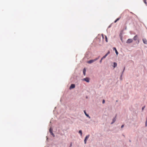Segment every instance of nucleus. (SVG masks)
<instances>
[{"mask_svg":"<svg viewBox=\"0 0 147 147\" xmlns=\"http://www.w3.org/2000/svg\"><path fill=\"white\" fill-rule=\"evenodd\" d=\"M89 135H88L85 138V139H84V143L85 144H86V141L87 140L88 138H89Z\"/></svg>","mask_w":147,"mask_h":147,"instance_id":"obj_3","label":"nucleus"},{"mask_svg":"<svg viewBox=\"0 0 147 147\" xmlns=\"http://www.w3.org/2000/svg\"><path fill=\"white\" fill-rule=\"evenodd\" d=\"M125 69V67H124V68L123 70V72L124 71V70Z\"/></svg>","mask_w":147,"mask_h":147,"instance_id":"obj_26","label":"nucleus"},{"mask_svg":"<svg viewBox=\"0 0 147 147\" xmlns=\"http://www.w3.org/2000/svg\"><path fill=\"white\" fill-rule=\"evenodd\" d=\"M49 131L50 133L53 132V129L51 127L50 128Z\"/></svg>","mask_w":147,"mask_h":147,"instance_id":"obj_13","label":"nucleus"},{"mask_svg":"<svg viewBox=\"0 0 147 147\" xmlns=\"http://www.w3.org/2000/svg\"><path fill=\"white\" fill-rule=\"evenodd\" d=\"M117 66V63H115V62L114 63H113V67H115Z\"/></svg>","mask_w":147,"mask_h":147,"instance_id":"obj_11","label":"nucleus"},{"mask_svg":"<svg viewBox=\"0 0 147 147\" xmlns=\"http://www.w3.org/2000/svg\"><path fill=\"white\" fill-rule=\"evenodd\" d=\"M147 125V121H146V124H145V126H146Z\"/></svg>","mask_w":147,"mask_h":147,"instance_id":"obj_23","label":"nucleus"},{"mask_svg":"<svg viewBox=\"0 0 147 147\" xmlns=\"http://www.w3.org/2000/svg\"><path fill=\"white\" fill-rule=\"evenodd\" d=\"M99 57H98L96 58L95 59L90 60L89 61H88L87 63L89 64L91 63H93V62L96 61L97 60L99 59Z\"/></svg>","mask_w":147,"mask_h":147,"instance_id":"obj_1","label":"nucleus"},{"mask_svg":"<svg viewBox=\"0 0 147 147\" xmlns=\"http://www.w3.org/2000/svg\"><path fill=\"white\" fill-rule=\"evenodd\" d=\"M120 18H121V17H120L114 21V23H116L117 21L119 20L120 19Z\"/></svg>","mask_w":147,"mask_h":147,"instance_id":"obj_12","label":"nucleus"},{"mask_svg":"<svg viewBox=\"0 0 147 147\" xmlns=\"http://www.w3.org/2000/svg\"><path fill=\"white\" fill-rule=\"evenodd\" d=\"M114 122H115V121L114 120V121H113V122H112V123H111V124H112V123H113Z\"/></svg>","mask_w":147,"mask_h":147,"instance_id":"obj_25","label":"nucleus"},{"mask_svg":"<svg viewBox=\"0 0 147 147\" xmlns=\"http://www.w3.org/2000/svg\"><path fill=\"white\" fill-rule=\"evenodd\" d=\"M83 80L87 82H89V79L88 78H84Z\"/></svg>","mask_w":147,"mask_h":147,"instance_id":"obj_6","label":"nucleus"},{"mask_svg":"<svg viewBox=\"0 0 147 147\" xmlns=\"http://www.w3.org/2000/svg\"><path fill=\"white\" fill-rule=\"evenodd\" d=\"M133 42V40L131 39H129L127 40L126 42L127 43H130Z\"/></svg>","mask_w":147,"mask_h":147,"instance_id":"obj_2","label":"nucleus"},{"mask_svg":"<svg viewBox=\"0 0 147 147\" xmlns=\"http://www.w3.org/2000/svg\"><path fill=\"white\" fill-rule=\"evenodd\" d=\"M79 134H80L81 136H82V130H79Z\"/></svg>","mask_w":147,"mask_h":147,"instance_id":"obj_14","label":"nucleus"},{"mask_svg":"<svg viewBox=\"0 0 147 147\" xmlns=\"http://www.w3.org/2000/svg\"><path fill=\"white\" fill-rule=\"evenodd\" d=\"M124 127V125H122L121 126V128H122Z\"/></svg>","mask_w":147,"mask_h":147,"instance_id":"obj_24","label":"nucleus"},{"mask_svg":"<svg viewBox=\"0 0 147 147\" xmlns=\"http://www.w3.org/2000/svg\"><path fill=\"white\" fill-rule=\"evenodd\" d=\"M137 36L136 35L134 37L133 39L135 40H137Z\"/></svg>","mask_w":147,"mask_h":147,"instance_id":"obj_8","label":"nucleus"},{"mask_svg":"<svg viewBox=\"0 0 147 147\" xmlns=\"http://www.w3.org/2000/svg\"><path fill=\"white\" fill-rule=\"evenodd\" d=\"M102 59H102V58H101V60H100V63H101L102 62Z\"/></svg>","mask_w":147,"mask_h":147,"instance_id":"obj_20","label":"nucleus"},{"mask_svg":"<svg viewBox=\"0 0 147 147\" xmlns=\"http://www.w3.org/2000/svg\"><path fill=\"white\" fill-rule=\"evenodd\" d=\"M105 102V100H102V102L103 104H104Z\"/></svg>","mask_w":147,"mask_h":147,"instance_id":"obj_19","label":"nucleus"},{"mask_svg":"<svg viewBox=\"0 0 147 147\" xmlns=\"http://www.w3.org/2000/svg\"><path fill=\"white\" fill-rule=\"evenodd\" d=\"M51 134L53 137H54L55 136L54 134L53 133V132H51V133H50Z\"/></svg>","mask_w":147,"mask_h":147,"instance_id":"obj_16","label":"nucleus"},{"mask_svg":"<svg viewBox=\"0 0 147 147\" xmlns=\"http://www.w3.org/2000/svg\"><path fill=\"white\" fill-rule=\"evenodd\" d=\"M110 53V52L109 51V52L106 54H107V55Z\"/></svg>","mask_w":147,"mask_h":147,"instance_id":"obj_22","label":"nucleus"},{"mask_svg":"<svg viewBox=\"0 0 147 147\" xmlns=\"http://www.w3.org/2000/svg\"><path fill=\"white\" fill-rule=\"evenodd\" d=\"M143 43L146 44H147V40L146 38H143L142 39Z\"/></svg>","mask_w":147,"mask_h":147,"instance_id":"obj_5","label":"nucleus"},{"mask_svg":"<svg viewBox=\"0 0 147 147\" xmlns=\"http://www.w3.org/2000/svg\"><path fill=\"white\" fill-rule=\"evenodd\" d=\"M86 70L85 68H84L83 70V73L84 75L85 76V75Z\"/></svg>","mask_w":147,"mask_h":147,"instance_id":"obj_10","label":"nucleus"},{"mask_svg":"<svg viewBox=\"0 0 147 147\" xmlns=\"http://www.w3.org/2000/svg\"><path fill=\"white\" fill-rule=\"evenodd\" d=\"M107 56V54H106L102 58V59H104L106 58V57Z\"/></svg>","mask_w":147,"mask_h":147,"instance_id":"obj_15","label":"nucleus"},{"mask_svg":"<svg viewBox=\"0 0 147 147\" xmlns=\"http://www.w3.org/2000/svg\"><path fill=\"white\" fill-rule=\"evenodd\" d=\"M105 40H106V42H108V40H107V37L106 36H105Z\"/></svg>","mask_w":147,"mask_h":147,"instance_id":"obj_17","label":"nucleus"},{"mask_svg":"<svg viewBox=\"0 0 147 147\" xmlns=\"http://www.w3.org/2000/svg\"><path fill=\"white\" fill-rule=\"evenodd\" d=\"M84 113L85 114V115L87 117H88L89 118H90V117H89V115L86 113V112L85 111H84Z\"/></svg>","mask_w":147,"mask_h":147,"instance_id":"obj_9","label":"nucleus"},{"mask_svg":"<svg viewBox=\"0 0 147 147\" xmlns=\"http://www.w3.org/2000/svg\"><path fill=\"white\" fill-rule=\"evenodd\" d=\"M113 50H115V53H116V54H117V55H118V52H117V50H116V48H115V47H113Z\"/></svg>","mask_w":147,"mask_h":147,"instance_id":"obj_7","label":"nucleus"},{"mask_svg":"<svg viewBox=\"0 0 147 147\" xmlns=\"http://www.w3.org/2000/svg\"><path fill=\"white\" fill-rule=\"evenodd\" d=\"M143 1L146 4V0H143Z\"/></svg>","mask_w":147,"mask_h":147,"instance_id":"obj_18","label":"nucleus"},{"mask_svg":"<svg viewBox=\"0 0 147 147\" xmlns=\"http://www.w3.org/2000/svg\"><path fill=\"white\" fill-rule=\"evenodd\" d=\"M75 87V85L74 84H71L70 87L69 89H71L72 88H74Z\"/></svg>","mask_w":147,"mask_h":147,"instance_id":"obj_4","label":"nucleus"},{"mask_svg":"<svg viewBox=\"0 0 147 147\" xmlns=\"http://www.w3.org/2000/svg\"><path fill=\"white\" fill-rule=\"evenodd\" d=\"M145 107V106H144L142 107V110H143L144 109Z\"/></svg>","mask_w":147,"mask_h":147,"instance_id":"obj_21","label":"nucleus"}]
</instances>
